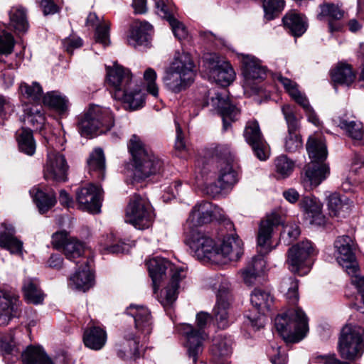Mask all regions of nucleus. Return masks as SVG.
<instances>
[{"instance_id":"nucleus-1","label":"nucleus","mask_w":364,"mask_h":364,"mask_svg":"<svg viewBox=\"0 0 364 364\" xmlns=\"http://www.w3.org/2000/svg\"><path fill=\"white\" fill-rule=\"evenodd\" d=\"M282 223L280 215L277 213H272L261 220L258 234L257 246L259 255L252 257L245 268L241 269L240 273L243 282L248 286L256 283L263 273L266 262L262 256L268 254L272 250L271 239L274 228Z\"/></svg>"},{"instance_id":"nucleus-2","label":"nucleus","mask_w":364,"mask_h":364,"mask_svg":"<svg viewBox=\"0 0 364 364\" xmlns=\"http://www.w3.org/2000/svg\"><path fill=\"white\" fill-rule=\"evenodd\" d=\"M126 314L134 318L136 335L130 331H125L123 340L119 344L117 354L124 359H135L139 356L141 336H146L152 331V317L146 307L136 304H130Z\"/></svg>"},{"instance_id":"nucleus-3","label":"nucleus","mask_w":364,"mask_h":364,"mask_svg":"<svg viewBox=\"0 0 364 364\" xmlns=\"http://www.w3.org/2000/svg\"><path fill=\"white\" fill-rule=\"evenodd\" d=\"M129 149L132 156L133 170L127 171V175L132 176L131 183L144 180L161 171L163 161L144 144L140 137L136 135L132 136Z\"/></svg>"},{"instance_id":"nucleus-4","label":"nucleus","mask_w":364,"mask_h":364,"mask_svg":"<svg viewBox=\"0 0 364 364\" xmlns=\"http://www.w3.org/2000/svg\"><path fill=\"white\" fill-rule=\"evenodd\" d=\"M243 243L237 235L229 234L220 240L206 236V262L221 265L230 261H237L243 255Z\"/></svg>"},{"instance_id":"nucleus-5","label":"nucleus","mask_w":364,"mask_h":364,"mask_svg":"<svg viewBox=\"0 0 364 364\" xmlns=\"http://www.w3.org/2000/svg\"><path fill=\"white\" fill-rule=\"evenodd\" d=\"M163 80L165 86L175 93L188 87L193 81V63L190 54L177 53L166 69Z\"/></svg>"},{"instance_id":"nucleus-6","label":"nucleus","mask_w":364,"mask_h":364,"mask_svg":"<svg viewBox=\"0 0 364 364\" xmlns=\"http://www.w3.org/2000/svg\"><path fill=\"white\" fill-rule=\"evenodd\" d=\"M186 242L197 259H205V203L196 204L190 213L186 225Z\"/></svg>"},{"instance_id":"nucleus-7","label":"nucleus","mask_w":364,"mask_h":364,"mask_svg":"<svg viewBox=\"0 0 364 364\" xmlns=\"http://www.w3.org/2000/svg\"><path fill=\"white\" fill-rule=\"evenodd\" d=\"M274 325L278 333L287 342L300 341L309 331L308 318L299 307L289 309L278 315L274 319Z\"/></svg>"},{"instance_id":"nucleus-8","label":"nucleus","mask_w":364,"mask_h":364,"mask_svg":"<svg viewBox=\"0 0 364 364\" xmlns=\"http://www.w3.org/2000/svg\"><path fill=\"white\" fill-rule=\"evenodd\" d=\"M306 150L309 157L314 160L309 163L305 169L304 181L311 186H318L329 174V167L321 162L328 155L327 147L322 138L310 136L306 143Z\"/></svg>"},{"instance_id":"nucleus-9","label":"nucleus","mask_w":364,"mask_h":364,"mask_svg":"<svg viewBox=\"0 0 364 364\" xmlns=\"http://www.w3.org/2000/svg\"><path fill=\"white\" fill-rule=\"evenodd\" d=\"M219 153L218 179L206 187V194L213 198L218 196L224 190L231 189L239 181L238 171L233 164L234 154L228 147H221Z\"/></svg>"},{"instance_id":"nucleus-10","label":"nucleus","mask_w":364,"mask_h":364,"mask_svg":"<svg viewBox=\"0 0 364 364\" xmlns=\"http://www.w3.org/2000/svg\"><path fill=\"white\" fill-rule=\"evenodd\" d=\"M114 123V117L109 108L95 105L90 107L80 118L77 129L81 136H90L107 132L113 127Z\"/></svg>"},{"instance_id":"nucleus-11","label":"nucleus","mask_w":364,"mask_h":364,"mask_svg":"<svg viewBox=\"0 0 364 364\" xmlns=\"http://www.w3.org/2000/svg\"><path fill=\"white\" fill-rule=\"evenodd\" d=\"M363 326H345L338 343V352L341 358L348 363L360 358L363 353Z\"/></svg>"},{"instance_id":"nucleus-12","label":"nucleus","mask_w":364,"mask_h":364,"mask_svg":"<svg viewBox=\"0 0 364 364\" xmlns=\"http://www.w3.org/2000/svg\"><path fill=\"white\" fill-rule=\"evenodd\" d=\"M154 218V209L149 200L134 194L126 208L125 222L138 230H146L152 225Z\"/></svg>"},{"instance_id":"nucleus-13","label":"nucleus","mask_w":364,"mask_h":364,"mask_svg":"<svg viewBox=\"0 0 364 364\" xmlns=\"http://www.w3.org/2000/svg\"><path fill=\"white\" fill-rule=\"evenodd\" d=\"M314 254L315 250L310 241L305 240L297 243L288 250V269L299 276L306 274L311 267V257Z\"/></svg>"},{"instance_id":"nucleus-14","label":"nucleus","mask_w":364,"mask_h":364,"mask_svg":"<svg viewBox=\"0 0 364 364\" xmlns=\"http://www.w3.org/2000/svg\"><path fill=\"white\" fill-rule=\"evenodd\" d=\"M206 76L208 80L227 87L235 79V72L229 62L215 53H206Z\"/></svg>"},{"instance_id":"nucleus-15","label":"nucleus","mask_w":364,"mask_h":364,"mask_svg":"<svg viewBox=\"0 0 364 364\" xmlns=\"http://www.w3.org/2000/svg\"><path fill=\"white\" fill-rule=\"evenodd\" d=\"M52 149L48 151L47 159L44 165L43 173L46 180L56 182H64L67 180L68 165L63 154L56 151L63 146L53 144V139L48 142Z\"/></svg>"},{"instance_id":"nucleus-16","label":"nucleus","mask_w":364,"mask_h":364,"mask_svg":"<svg viewBox=\"0 0 364 364\" xmlns=\"http://www.w3.org/2000/svg\"><path fill=\"white\" fill-rule=\"evenodd\" d=\"M196 328L191 325L183 323L178 328V331L186 340V346L190 357L194 363L196 362L197 355L202 351L203 335L205 329V312L200 311L196 315Z\"/></svg>"},{"instance_id":"nucleus-17","label":"nucleus","mask_w":364,"mask_h":364,"mask_svg":"<svg viewBox=\"0 0 364 364\" xmlns=\"http://www.w3.org/2000/svg\"><path fill=\"white\" fill-rule=\"evenodd\" d=\"M210 95V105L222 117L223 130L226 131L230 127L231 122L237 119L240 111L230 102L226 90L208 92V95Z\"/></svg>"},{"instance_id":"nucleus-18","label":"nucleus","mask_w":364,"mask_h":364,"mask_svg":"<svg viewBox=\"0 0 364 364\" xmlns=\"http://www.w3.org/2000/svg\"><path fill=\"white\" fill-rule=\"evenodd\" d=\"M334 247L338 253L336 259L340 265L346 269L348 274H355L358 265L354 253V242L351 237L348 235L338 237L334 242Z\"/></svg>"},{"instance_id":"nucleus-19","label":"nucleus","mask_w":364,"mask_h":364,"mask_svg":"<svg viewBox=\"0 0 364 364\" xmlns=\"http://www.w3.org/2000/svg\"><path fill=\"white\" fill-rule=\"evenodd\" d=\"M243 136L257 159L260 161H265L268 159V145L263 137L257 120H250L247 122Z\"/></svg>"},{"instance_id":"nucleus-20","label":"nucleus","mask_w":364,"mask_h":364,"mask_svg":"<svg viewBox=\"0 0 364 364\" xmlns=\"http://www.w3.org/2000/svg\"><path fill=\"white\" fill-rule=\"evenodd\" d=\"M216 304L213 309V317L219 328L224 329L228 326V309L230 306L232 295L230 284L228 282L220 284L217 293Z\"/></svg>"},{"instance_id":"nucleus-21","label":"nucleus","mask_w":364,"mask_h":364,"mask_svg":"<svg viewBox=\"0 0 364 364\" xmlns=\"http://www.w3.org/2000/svg\"><path fill=\"white\" fill-rule=\"evenodd\" d=\"M80 264L78 270L70 277L68 285L70 287L82 291H86L95 283L94 274L92 272L93 259L91 257H83L75 262Z\"/></svg>"},{"instance_id":"nucleus-22","label":"nucleus","mask_w":364,"mask_h":364,"mask_svg":"<svg viewBox=\"0 0 364 364\" xmlns=\"http://www.w3.org/2000/svg\"><path fill=\"white\" fill-rule=\"evenodd\" d=\"M102 193L100 186L90 183L77 190L76 199L80 208L97 213L100 211Z\"/></svg>"},{"instance_id":"nucleus-23","label":"nucleus","mask_w":364,"mask_h":364,"mask_svg":"<svg viewBox=\"0 0 364 364\" xmlns=\"http://www.w3.org/2000/svg\"><path fill=\"white\" fill-rule=\"evenodd\" d=\"M240 58L244 86L253 88L252 81L263 79L266 75V68L258 58L252 55L241 54Z\"/></svg>"},{"instance_id":"nucleus-24","label":"nucleus","mask_w":364,"mask_h":364,"mask_svg":"<svg viewBox=\"0 0 364 364\" xmlns=\"http://www.w3.org/2000/svg\"><path fill=\"white\" fill-rule=\"evenodd\" d=\"M23 364H70L64 354L55 356L51 360L43 349L32 346H28L21 353Z\"/></svg>"},{"instance_id":"nucleus-25","label":"nucleus","mask_w":364,"mask_h":364,"mask_svg":"<svg viewBox=\"0 0 364 364\" xmlns=\"http://www.w3.org/2000/svg\"><path fill=\"white\" fill-rule=\"evenodd\" d=\"M113 96L116 100L123 101L130 110L140 109L145 104V95L135 82L124 88V90H118L117 92H114Z\"/></svg>"},{"instance_id":"nucleus-26","label":"nucleus","mask_w":364,"mask_h":364,"mask_svg":"<svg viewBox=\"0 0 364 364\" xmlns=\"http://www.w3.org/2000/svg\"><path fill=\"white\" fill-rule=\"evenodd\" d=\"M172 270L170 284L161 291L159 301L164 308L170 307L177 299L180 281L185 277L183 267H176Z\"/></svg>"},{"instance_id":"nucleus-27","label":"nucleus","mask_w":364,"mask_h":364,"mask_svg":"<svg viewBox=\"0 0 364 364\" xmlns=\"http://www.w3.org/2000/svg\"><path fill=\"white\" fill-rule=\"evenodd\" d=\"M107 80L114 89V92H117L118 90H124V88H127L134 82L132 80L130 70L117 64L107 69Z\"/></svg>"},{"instance_id":"nucleus-28","label":"nucleus","mask_w":364,"mask_h":364,"mask_svg":"<svg viewBox=\"0 0 364 364\" xmlns=\"http://www.w3.org/2000/svg\"><path fill=\"white\" fill-rule=\"evenodd\" d=\"M19 306L18 296L10 291H0V326L7 325Z\"/></svg>"},{"instance_id":"nucleus-29","label":"nucleus","mask_w":364,"mask_h":364,"mask_svg":"<svg viewBox=\"0 0 364 364\" xmlns=\"http://www.w3.org/2000/svg\"><path fill=\"white\" fill-rule=\"evenodd\" d=\"M286 28L296 37L302 36L307 28V22L304 16L295 11L287 13L282 18Z\"/></svg>"},{"instance_id":"nucleus-30","label":"nucleus","mask_w":364,"mask_h":364,"mask_svg":"<svg viewBox=\"0 0 364 364\" xmlns=\"http://www.w3.org/2000/svg\"><path fill=\"white\" fill-rule=\"evenodd\" d=\"M0 230V246L12 254H21L22 242L14 237L15 230L12 225H2Z\"/></svg>"},{"instance_id":"nucleus-31","label":"nucleus","mask_w":364,"mask_h":364,"mask_svg":"<svg viewBox=\"0 0 364 364\" xmlns=\"http://www.w3.org/2000/svg\"><path fill=\"white\" fill-rule=\"evenodd\" d=\"M152 26L148 22H141L132 27L127 41L130 46L137 47L146 44L150 38Z\"/></svg>"},{"instance_id":"nucleus-32","label":"nucleus","mask_w":364,"mask_h":364,"mask_svg":"<svg viewBox=\"0 0 364 364\" xmlns=\"http://www.w3.org/2000/svg\"><path fill=\"white\" fill-rule=\"evenodd\" d=\"M146 265L149 275L152 279L154 292L156 294L160 281L163 279L166 269L171 266V264L164 258L156 257L149 259Z\"/></svg>"},{"instance_id":"nucleus-33","label":"nucleus","mask_w":364,"mask_h":364,"mask_svg":"<svg viewBox=\"0 0 364 364\" xmlns=\"http://www.w3.org/2000/svg\"><path fill=\"white\" fill-rule=\"evenodd\" d=\"M209 350L215 360L225 359L232 353L230 341L222 334H217L213 337Z\"/></svg>"},{"instance_id":"nucleus-34","label":"nucleus","mask_w":364,"mask_h":364,"mask_svg":"<svg viewBox=\"0 0 364 364\" xmlns=\"http://www.w3.org/2000/svg\"><path fill=\"white\" fill-rule=\"evenodd\" d=\"M89 172L94 177L104 179L105 176V157L102 149L96 148L87 160Z\"/></svg>"},{"instance_id":"nucleus-35","label":"nucleus","mask_w":364,"mask_h":364,"mask_svg":"<svg viewBox=\"0 0 364 364\" xmlns=\"http://www.w3.org/2000/svg\"><path fill=\"white\" fill-rule=\"evenodd\" d=\"M29 193L41 213L47 212L56 203L55 195L53 191L46 193L38 187H33Z\"/></svg>"},{"instance_id":"nucleus-36","label":"nucleus","mask_w":364,"mask_h":364,"mask_svg":"<svg viewBox=\"0 0 364 364\" xmlns=\"http://www.w3.org/2000/svg\"><path fill=\"white\" fill-rule=\"evenodd\" d=\"M321 12L318 14L317 18L322 21L323 18L328 17L330 21L328 23V28L330 32L338 31L340 26L334 25L332 20H340L343 17L344 11L341 10L338 6L331 3H325L320 6Z\"/></svg>"},{"instance_id":"nucleus-37","label":"nucleus","mask_w":364,"mask_h":364,"mask_svg":"<svg viewBox=\"0 0 364 364\" xmlns=\"http://www.w3.org/2000/svg\"><path fill=\"white\" fill-rule=\"evenodd\" d=\"M106 332L100 327H92L87 330L83 336L85 345L92 350H100L105 344Z\"/></svg>"},{"instance_id":"nucleus-38","label":"nucleus","mask_w":364,"mask_h":364,"mask_svg":"<svg viewBox=\"0 0 364 364\" xmlns=\"http://www.w3.org/2000/svg\"><path fill=\"white\" fill-rule=\"evenodd\" d=\"M23 121L33 128L41 129L45 122L43 108L40 105H25Z\"/></svg>"},{"instance_id":"nucleus-39","label":"nucleus","mask_w":364,"mask_h":364,"mask_svg":"<svg viewBox=\"0 0 364 364\" xmlns=\"http://www.w3.org/2000/svg\"><path fill=\"white\" fill-rule=\"evenodd\" d=\"M216 222L228 231L234 230L233 223L225 217L223 210L218 205L206 202V223Z\"/></svg>"},{"instance_id":"nucleus-40","label":"nucleus","mask_w":364,"mask_h":364,"mask_svg":"<svg viewBox=\"0 0 364 364\" xmlns=\"http://www.w3.org/2000/svg\"><path fill=\"white\" fill-rule=\"evenodd\" d=\"M331 77L335 83L349 86L355 79V73L348 64L340 63L331 72Z\"/></svg>"},{"instance_id":"nucleus-41","label":"nucleus","mask_w":364,"mask_h":364,"mask_svg":"<svg viewBox=\"0 0 364 364\" xmlns=\"http://www.w3.org/2000/svg\"><path fill=\"white\" fill-rule=\"evenodd\" d=\"M23 291L28 303L38 304L42 303L44 295L39 288L36 279L27 278L23 282Z\"/></svg>"},{"instance_id":"nucleus-42","label":"nucleus","mask_w":364,"mask_h":364,"mask_svg":"<svg viewBox=\"0 0 364 364\" xmlns=\"http://www.w3.org/2000/svg\"><path fill=\"white\" fill-rule=\"evenodd\" d=\"M44 105H48L60 114H65L69 107V101L68 98L56 91L47 92L42 99Z\"/></svg>"},{"instance_id":"nucleus-43","label":"nucleus","mask_w":364,"mask_h":364,"mask_svg":"<svg viewBox=\"0 0 364 364\" xmlns=\"http://www.w3.org/2000/svg\"><path fill=\"white\" fill-rule=\"evenodd\" d=\"M250 301L259 311H264L269 309L273 302V297L269 291L255 288L250 295Z\"/></svg>"},{"instance_id":"nucleus-44","label":"nucleus","mask_w":364,"mask_h":364,"mask_svg":"<svg viewBox=\"0 0 364 364\" xmlns=\"http://www.w3.org/2000/svg\"><path fill=\"white\" fill-rule=\"evenodd\" d=\"M19 91L24 97L31 101L33 103V105H40L43 99V90L37 82H33L31 84L26 82L21 83Z\"/></svg>"},{"instance_id":"nucleus-45","label":"nucleus","mask_w":364,"mask_h":364,"mask_svg":"<svg viewBox=\"0 0 364 364\" xmlns=\"http://www.w3.org/2000/svg\"><path fill=\"white\" fill-rule=\"evenodd\" d=\"M17 141L20 151L28 156L34 154L36 144L30 129H22L17 136Z\"/></svg>"},{"instance_id":"nucleus-46","label":"nucleus","mask_w":364,"mask_h":364,"mask_svg":"<svg viewBox=\"0 0 364 364\" xmlns=\"http://www.w3.org/2000/svg\"><path fill=\"white\" fill-rule=\"evenodd\" d=\"M299 281L293 277L284 278L281 282V291L285 294L288 302L292 305L299 301Z\"/></svg>"},{"instance_id":"nucleus-47","label":"nucleus","mask_w":364,"mask_h":364,"mask_svg":"<svg viewBox=\"0 0 364 364\" xmlns=\"http://www.w3.org/2000/svg\"><path fill=\"white\" fill-rule=\"evenodd\" d=\"M11 22L16 30L20 32L26 31L28 28L26 11L21 6H14L9 11Z\"/></svg>"},{"instance_id":"nucleus-48","label":"nucleus","mask_w":364,"mask_h":364,"mask_svg":"<svg viewBox=\"0 0 364 364\" xmlns=\"http://www.w3.org/2000/svg\"><path fill=\"white\" fill-rule=\"evenodd\" d=\"M338 126L344 130L353 140L360 141L363 136V125L360 122L340 119Z\"/></svg>"},{"instance_id":"nucleus-49","label":"nucleus","mask_w":364,"mask_h":364,"mask_svg":"<svg viewBox=\"0 0 364 364\" xmlns=\"http://www.w3.org/2000/svg\"><path fill=\"white\" fill-rule=\"evenodd\" d=\"M66 258L70 261L81 257L85 252L83 243L74 238L69 239L63 248Z\"/></svg>"},{"instance_id":"nucleus-50","label":"nucleus","mask_w":364,"mask_h":364,"mask_svg":"<svg viewBox=\"0 0 364 364\" xmlns=\"http://www.w3.org/2000/svg\"><path fill=\"white\" fill-rule=\"evenodd\" d=\"M300 209L309 217L312 218L321 214V207L316 198L311 196H303L299 203Z\"/></svg>"},{"instance_id":"nucleus-51","label":"nucleus","mask_w":364,"mask_h":364,"mask_svg":"<svg viewBox=\"0 0 364 364\" xmlns=\"http://www.w3.org/2000/svg\"><path fill=\"white\" fill-rule=\"evenodd\" d=\"M282 112L287 125L288 133L299 132L300 122L296 116L295 108L289 105H284L282 107Z\"/></svg>"},{"instance_id":"nucleus-52","label":"nucleus","mask_w":364,"mask_h":364,"mask_svg":"<svg viewBox=\"0 0 364 364\" xmlns=\"http://www.w3.org/2000/svg\"><path fill=\"white\" fill-rule=\"evenodd\" d=\"M274 164L276 172L284 178L290 176L294 168V161L284 155L278 156Z\"/></svg>"},{"instance_id":"nucleus-53","label":"nucleus","mask_w":364,"mask_h":364,"mask_svg":"<svg viewBox=\"0 0 364 364\" xmlns=\"http://www.w3.org/2000/svg\"><path fill=\"white\" fill-rule=\"evenodd\" d=\"M156 14L161 18L169 21L174 18V7L168 0H154Z\"/></svg>"},{"instance_id":"nucleus-54","label":"nucleus","mask_w":364,"mask_h":364,"mask_svg":"<svg viewBox=\"0 0 364 364\" xmlns=\"http://www.w3.org/2000/svg\"><path fill=\"white\" fill-rule=\"evenodd\" d=\"M156 77L157 74L153 68H149L144 71V80L146 83V91L154 97L159 96V87L156 83Z\"/></svg>"},{"instance_id":"nucleus-55","label":"nucleus","mask_w":364,"mask_h":364,"mask_svg":"<svg viewBox=\"0 0 364 364\" xmlns=\"http://www.w3.org/2000/svg\"><path fill=\"white\" fill-rule=\"evenodd\" d=\"M264 16L267 20H272L274 14L280 12L284 6V0H262Z\"/></svg>"},{"instance_id":"nucleus-56","label":"nucleus","mask_w":364,"mask_h":364,"mask_svg":"<svg viewBox=\"0 0 364 364\" xmlns=\"http://www.w3.org/2000/svg\"><path fill=\"white\" fill-rule=\"evenodd\" d=\"M302 140L299 132L287 133L284 139V149L288 152H296L302 148Z\"/></svg>"},{"instance_id":"nucleus-57","label":"nucleus","mask_w":364,"mask_h":364,"mask_svg":"<svg viewBox=\"0 0 364 364\" xmlns=\"http://www.w3.org/2000/svg\"><path fill=\"white\" fill-rule=\"evenodd\" d=\"M23 348V346L16 344L14 338H3L0 339V350L4 354L17 355Z\"/></svg>"},{"instance_id":"nucleus-58","label":"nucleus","mask_w":364,"mask_h":364,"mask_svg":"<svg viewBox=\"0 0 364 364\" xmlns=\"http://www.w3.org/2000/svg\"><path fill=\"white\" fill-rule=\"evenodd\" d=\"M14 46L13 36L0 28V53L9 54L12 52Z\"/></svg>"},{"instance_id":"nucleus-59","label":"nucleus","mask_w":364,"mask_h":364,"mask_svg":"<svg viewBox=\"0 0 364 364\" xmlns=\"http://www.w3.org/2000/svg\"><path fill=\"white\" fill-rule=\"evenodd\" d=\"M327 205L331 216H338L341 209L344 207L340 197L336 193L328 196Z\"/></svg>"},{"instance_id":"nucleus-60","label":"nucleus","mask_w":364,"mask_h":364,"mask_svg":"<svg viewBox=\"0 0 364 364\" xmlns=\"http://www.w3.org/2000/svg\"><path fill=\"white\" fill-rule=\"evenodd\" d=\"M109 26L107 24L97 26L95 31V42L107 46L109 44Z\"/></svg>"},{"instance_id":"nucleus-61","label":"nucleus","mask_w":364,"mask_h":364,"mask_svg":"<svg viewBox=\"0 0 364 364\" xmlns=\"http://www.w3.org/2000/svg\"><path fill=\"white\" fill-rule=\"evenodd\" d=\"M168 22L176 38L179 40H182L187 37L188 31L183 23L175 18H173Z\"/></svg>"},{"instance_id":"nucleus-62","label":"nucleus","mask_w":364,"mask_h":364,"mask_svg":"<svg viewBox=\"0 0 364 364\" xmlns=\"http://www.w3.org/2000/svg\"><path fill=\"white\" fill-rule=\"evenodd\" d=\"M62 43L65 50L70 54L73 53L75 49L82 46V39L75 36H70L63 39Z\"/></svg>"},{"instance_id":"nucleus-63","label":"nucleus","mask_w":364,"mask_h":364,"mask_svg":"<svg viewBox=\"0 0 364 364\" xmlns=\"http://www.w3.org/2000/svg\"><path fill=\"white\" fill-rule=\"evenodd\" d=\"M44 15L55 14L58 12L59 7L53 0H36Z\"/></svg>"},{"instance_id":"nucleus-64","label":"nucleus","mask_w":364,"mask_h":364,"mask_svg":"<svg viewBox=\"0 0 364 364\" xmlns=\"http://www.w3.org/2000/svg\"><path fill=\"white\" fill-rule=\"evenodd\" d=\"M268 355L273 364H284L286 362V357L280 353V347L279 346H272L268 350Z\"/></svg>"}]
</instances>
